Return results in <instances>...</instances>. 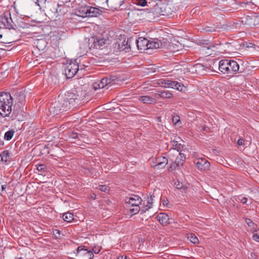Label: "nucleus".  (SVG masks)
Listing matches in <instances>:
<instances>
[{"label":"nucleus","mask_w":259,"mask_h":259,"mask_svg":"<svg viewBox=\"0 0 259 259\" xmlns=\"http://www.w3.org/2000/svg\"><path fill=\"white\" fill-rule=\"evenodd\" d=\"M86 92L81 88L72 89L65 94L64 96L58 97V101L52 104L53 108L60 113L77 107L85 102Z\"/></svg>","instance_id":"obj_1"},{"label":"nucleus","mask_w":259,"mask_h":259,"mask_svg":"<svg viewBox=\"0 0 259 259\" xmlns=\"http://www.w3.org/2000/svg\"><path fill=\"white\" fill-rule=\"evenodd\" d=\"M188 238L189 240L194 244H197L199 243V240L196 235L194 234H191L188 237Z\"/></svg>","instance_id":"obj_36"},{"label":"nucleus","mask_w":259,"mask_h":259,"mask_svg":"<svg viewBox=\"0 0 259 259\" xmlns=\"http://www.w3.org/2000/svg\"><path fill=\"white\" fill-rule=\"evenodd\" d=\"M157 219L160 224L162 226H166L173 222L172 219H170L169 216L165 213H160L157 215Z\"/></svg>","instance_id":"obj_17"},{"label":"nucleus","mask_w":259,"mask_h":259,"mask_svg":"<svg viewBox=\"0 0 259 259\" xmlns=\"http://www.w3.org/2000/svg\"><path fill=\"white\" fill-rule=\"evenodd\" d=\"M197 167L201 170H205L208 169L210 163L204 158L198 159L195 161Z\"/></svg>","instance_id":"obj_15"},{"label":"nucleus","mask_w":259,"mask_h":259,"mask_svg":"<svg viewBox=\"0 0 259 259\" xmlns=\"http://www.w3.org/2000/svg\"><path fill=\"white\" fill-rule=\"evenodd\" d=\"M14 133L15 131L14 130H10L7 132L5 134L4 139L7 141L10 140L12 138Z\"/></svg>","instance_id":"obj_35"},{"label":"nucleus","mask_w":259,"mask_h":259,"mask_svg":"<svg viewBox=\"0 0 259 259\" xmlns=\"http://www.w3.org/2000/svg\"><path fill=\"white\" fill-rule=\"evenodd\" d=\"M252 238L255 241H259V230L253 233Z\"/></svg>","instance_id":"obj_43"},{"label":"nucleus","mask_w":259,"mask_h":259,"mask_svg":"<svg viewBox=\"0 0 259 259\" xmlns=\"http://www.w3.org/2000/svg\"><path fill=\"white\" fill-rule=\"evenodd\" d=\"M3 35L2 34H0V39L2 38Z\"/></svg>","instance_id":"obj_63"},{"label":"nucleus","mask_w":259,"mask_h":259,"mask_svg":"<svg viewBox=\"0 0 259 259\" xmlns=\"http://www.w3.org/2000/svg\"><path fill=\"white\" fill-rule=\"evenodd\" d=\"M149 40L146 38L140 37L136 40V44L138 50L145 51L149 49Z\"/></svg>","instance_id":"obj_12"},{"label":"nucleus","mask_w":259,"mask_h":259,"mask_svg":"<svg viewBox=\"0 0 259 259\" xmlns=\"http://www.w3.org/2000/svg\"><path fill=\"white\" fill-rule=\"evenodd\" d=\"M89 6L84 5L79 7L76 11L75 14L77 16L82 18L88 17Z\"/></svg>","instance_id":"obj_22"},{"label":"nucleus","mask_w":259,"mask_h":259,"mask_svg":"<svg viewBox=\"0 0 259 259\" xmlns=\"http://www.w3.org/2000/svg\"><path fill=\"white\" fill-rule=\"evenodd\" d=\"M148 7L149 8L143 9L141 11V15H142L143 19L150 22L160 16L157 3L154 6Z\"/></svg>","instance_id":"obj_4"},{"label":"nucleus","mask_w":259,"mask_h":259,"mask_svg":"<svg viewBox=\"0 0 259 259\" xmlns=\"http://www.w3.org/2000/svg\"><path fill=\"white\" fill-rule=\"evenodd\" d=\"M245 222L248 225V226L250 227H251L252 225L254 224L253 222L250 219H246Z\"/></svg>","instance_id":"obj_53"},{"label":"nucleus","mask_w":259,"mask_h":259,"mask_svg":"<svg viewBox=\"0 0 259 259\" xmlns=\"http://www.w3.org/2000/svg\"><path fill=\"white\" fill-rule=\"evenodd\" d=\"M53 9L56 17H60L65 15L68 12L69 8L64 4L59 5L58 4L56 6H54Z\"/></svg>","instance_id":"obj_11"},{"label":"nucleus","mask_w":259,"mask_h":259,"mask_svg":"<svg viewBox=\"0 0 259 259\" xmlns=\"http://www.w3.org/2000/svg\"><path fill=\"white\" fill-rule=\"evenodd\" d=\"M155 196H154V194H152L150 195V197L148 198L147 203L148 204H151V205L152 204L153 198Z\"/></svg>","instance_id":"obj_49"},{"label":"nucleus","mask_w":259,"mask_h":259,"mask_svg":"<svg viewBox=\"0 0 259 259\" xmlns=\"http://www.w3.org/2000/svg\"><path fill=\"white\" fill-rule=\"evenodd\" d=\"M72 254H75L76 259H92L94 254L92 250H88L85 246H79Z\"/></svg>","instance_id":"obj_7"},{"label":"nucleus","mask_w":259,"mask_h":259,"mask_svg":"<svg viewBox=\"0 0 259 259\" xmlns=\"http://www.w3.org/2000/svg\"><path fill=\"white\" fill-rule=\"evenodd\" d=\"M91 197L93 199H95L96 198V195L95 194H93L92 195H91Z\"/></svg>","instance_id":"obj_62"},{"label":"nucleus","mask_w":259,"mask_h":259,"mask_svg":"<svg viewBox=\"0 0 259 259\" xmlns=\"http://www.w3.org/2000/svg\"><path fill=\"white\" fill-rule=\"evenodd\" d=\"M242 25L249 27H258L259 26V15L254 14L250 16H245L241 18V20L233 22L232 26L235 28H239Z\"/></svg>","instance_id":"obj_3"},{"label":"nucleus","mask_w":259,"mask_h":259,"mask_svg":"<svg viewBox=\"0 0 259 259\" xmlns=\"http://www.w3.org/2000/svg\"><path fill=\"white\" fill-rule=\"evenodd\" d=\"M180 166V165L177 163L176 161L173 162L169 166L168 170L169 171H172L176 169V168Z\"/></svg>","instance_id":"obj_41"},{"label":"nucleus","mask_w":259,"mask_h":259,"mask_svg":"<svg viewBox=\"0 0 259 259\" xmlns=\"http://www.w3.org/2000/svg\"><path fill=\"white\" fill-rule=\"evenodd\" d=\"M159 96L160 98L166 99H170L173 97L172 94L167 91H161Z\"/></svg>","instance_id":"obj_34"},{"label":"nucleus","mask_w":259,"mask_h":259,"mask_svg":"<svg viewBox=\"0 0 259 259\" xmlns=\"http://www.w3.org/2000/svg\"><path fill=\"white\" fill-rule=\"evenodd\" d=\"M125 0H106V3L108 5V3H110V7L114 10H118L120 9L121 10L123 9V8H121L122 6L123 3Z\"/></svg>","instance_id":"obj_19"},{"label":"nucleus","mask_w":259,"mask_h":259,"mask_svg":"<svg viewBox=\"0 0 259 259\" xmlns=\"http://www.w3.org/2000/svg\"><path fill=\"white\" fill-rule=\"evenodd\" d=\"M169 83V88L176 89L179 91H182L184 87V85L182 83L177 81L170 80Z\"/></svg>","instance_id":"obj_26"},{"label":"nucleus","mask_w":259,"mask_h":259,"mask_svg":"<svg viewBox=\"0 0 259 259\" xmlns=\"http://www.w3.org/2000/svg\"><path fill=\"white\" fill-rule=\"evenodd\" d=\"M134 3L138 6H140L141 7L152 6L151 3H148L146 0H134Z\"/></svg>","instance_id":"obj_30"},{"label":"nucleus","mask_w":259,"mask_h":259,"mask_svg":"<svg viewBox=\"0 0 259 259\" xmlns=\"http://www.w3.org/2000/svg\"><path fill=\"white\" fill-rule=\"evenodd\" d=\"M207 128V127L205 125H204L202 126V131H206Z\"/></svg>","instance_id":"obj_60"},{"label":"nucleus","mask_w":259,"mask_h":259,"mask_svg":"<svg viewBox=\"0 0 259 259\" xmlns=\"http://www.w3.org/2000/svg\"><path fill=\"white\" fill-rule=\"evenodd\" d=\"M204 45H206V47H203V49L204 48H206L207 49L209 50V49H210L211 47V44H210L208 42H206V43H204Z\"/></svg>","instance_id":"obj_55"},{"label":"nucleus","mask_w":259,"mask_h":259,"mask_svg":"<svg viewBox=\"0 0 259 259\" xmlns=\"http://www.w3.org/2000/svg\"><path fill=\"white\" fill-rule=\"evenodd\" d=\"M102 14V11L99 9L89 6L88 7V17H98Z\"/></svg>","instance_id":"obj_20"},{"label":"nucleus","mask_w":259,"mask_h":259,"mask_svg":"<svg viewBox=\"0 0 259 259\" xmlns=\"http://www.w3.org/2000/svg\"><path fill=\"white\" fill-rule=\"evenodd\" d=\"M78 138V135L76 133L72 132L69 135V139L72 143H75V141H73L71 140H75Z\"/></svg>","instance_id":"obj_38"},{"label":"nucleus","mask_w":259,"mask_h":259,"mask_svg":"<svg viewBox=\"0 0 259 259\" xmlns=\"http://www.w3.org/2000/svg\"><path fill=\"white\" fill-rule=\"evenodd\" d=\"M161 92V91H157V92L154 94V97L156 98L160 97L159 95H160Z\"/></svg>","instance_id":"obj_59"},{"label":"nucleus","mask_w":259,"mask_h":259,"mask_svg":"<svg viewBox=\"0 0 259 259\" xmlns=\"http://www.w3.org/2000/svg\"><path fill=\"white\" fill-rule=\"evenodd\" d=\"M131 39H124L122 42L118 44V49L121 51H125L126 52H129L131 50V43L132 41Z\"/></svg>","instance_id":"obj_21"},{"label":"nucleus","mask_w":259,"mask_h":259,"mask_svg":"<svg viewBox=\"0 0 259 259\" xmlns=\"http://www.w3.org/2000/svg\"><path fill=\"white\" fill-rule=\"evenodd\" d=\"M53 235L55 236L57 238H60L61 237L60 234H61V231L59 230L55 229L53 231Z\"/></svg>","instance_id":"obj_44"},{"label":"nucleus","mask_w":259,"mask_h":259,"mask_svg":"<svg viewBox=\"0 0 259 259\" xmlns=\"http://www.w3.org/2000/svg\"><path fill=\"white\" fill-rule=\"evenodd\" d=\"M37 169L41 172V175H45L46 173H47L49 171L48 167L44 164H38L35 165Z\"/></svg>","instance_id":"obj_28"},{"label":"nucleus","mask_w":259,"mask_h":259,"mask_svg":"<svg viewBox=\"0 0 259 259\" xmlns=\"http://www.w3.org/2000/svg\"><path fill=\"white\" fill-rule=\"evenodd\" d=\"M139 100L143 103L148 104H151L156 102V100L155 98L148 96H141L139 98Z\"/></svg>","instance_id":"obj_25"},{"label":"nucleus","mask_w":259,"mask_h":259,"mask_svg":"<svg viewBox=\"0 0 259 259\" xmlns=\"http://www.w3.org/2000/svg\"><path fill=\"white\" fill-rule=\"evenodd\" d=\"M175 185H176V188L178 189H181L183 187V184L179 182H178V184L175 183Z\"/></svg>","instance_id":"obj_56"},{"label":"nucleus","mask_w":259,"mask_h":259,"mask_svg":"<svg viewBox=\"0 0 259 259\" xmlns=\"http://www.w3.org/2000/svg\"><path fill=\"white\" fill-rule=\"evenodd\" d=\"M239 199L242 204H245L247 201V198L246 197H243L241 199Z\"/></svg>","instance_id":"obj_54"},{"label":"nucleus","mask_w":259,"mask_h":259,"mask_svg":"<svg viewBox=\"0 0 259 259\" xmlns=\"http://www.w3.org/2000/svg\"><path fill=\"white\" fill-rule=\"evenodd\" d=\"M1 22L6 28L11 29H14L16 26L11 18V14L9 12H4L1 17Z\"/></svg>","instance_id":"obj_9"},{"label":"nucleus","mask_w":259,"mask_h":259,"mask_svg":"<svg viewBox=\"0 0 259 259\" xmlns=\"http://www.w3.org/2000/svg\"><path fill=\"white\" fill-rule=\"evenodd\" d=\"M172 121L175 125L181 123L180 116L176 114L174 115L172 117Z\"/></svg>","instance_id":"obj_40"},{"label":"nucleus","mask_w":259,"mask_h":259,"mask_svg":"<svg viewBox=\"0 0 259 259\" xmlns=\"http://www.w3.org/2000/svg\"><path fill=\"white\" fill-rule=\"evenodd\" d=\"M231 60L225 59L221 60L219 63V69L223 73L226 74L227 69Z\"/></svg>","instance_id":"obj_23"},{"label":"nucleus","mask_w":259,"mask_h":259,"mask_svg":"<svg viewBox=\"0 0 259 259\" xmlns=\"http://www.w3.org/2000/svg\"><path fill=\"white\" fill-rule=\"evenodd\" d=\"M241 7L245 9H252V6L257 7L259 5V0H245L240 3Z\"/></svg>","instance_id":"obj_18"},{"label":"nucleus","mask_w":259,"mask_h":259,"mask_svg":"<svg viewBox=\"0 0 259 259\" xmlns=\"http://www.w3.org/2000/svg\"><path fill=\"white\" fill-rule=\"evenodd\" d=\"M133 208H130V212L133 215L136 214L139 212L140 208L139 206H131Z\"/></svg>","instance_id":"obj_37"},{"label":"nucleus","mask_w":259,"mask_h":259,"mask_svg":"<svg viewBox=\"0 0 259 259\" xmlns=\"http://www.w3.org/2000/svg\"><path fill=\"white\" fill-rule=\"evenodd\" d=\"M160 47V45L158 42H149V49H157Z\"/></svg>","instance_id":"obj_39"},{"label":"nucleus","mask_w":259,"mask_h":259,"mask_svg":"<svg viewBox=\"0 0 259 259\" xmlns=\"http://www.w3.org/2000/svg\"><path fill=\"white\" fill-rule=\"evenodd\" d=\"M170 80L168 79H161L158 80V84L164 87L169 88Z\"/></svg>","instance_id":"obj_32"},{"label":"nucleus","mask_w":259,"mask_h":259,"mask_svg":"<svg viewBox=\"0 0 259 259\" xmlns=\"http://www.w3.org/2000/svg\"><path fill=\"white\" fill-rule=\"evenodd\" d=\"M202 30L205 32H213L214 31V28L213 27L207 26L204 28H202Z\"/></svg>","instance_id":"obj_47"},{"label":"nucleus","mask_w":259,"mask_h":259,"mask_svg":"<svg viewBox=\"0 0 259 259\" xmlns=\"http://www.w3.org/2000/svg\"><path fill=\"white\" fill-rule=\"evenodd\" d=\"M230 66L227 69L226 74L228 76H233L239 70V65L238 63L234 61L231 60L229 64Z\"/></svg>","instance_id":"obj_10"},{"label":"nucleus","mask_w":259,"mask_h":259,"mask_svg":"<svg viewBox=\"0 0 259 259\" xmlns=\"http://www.w3.org/2000/svg\"><path fill=\"white\" fill-rule=\"evenodd\" d=\"M160 15L171 17L177 11L175 4L172 2L157 3Z\"/></svg>","instance_id":"obj_5"},{"label":"nucleus","mask_w":259,"mask_h":259,"mask_svg":"<svg viewBox=\"0 0 259 259\" xmlns=\"http://www.w3.org/2000/svg\"><path fill=\"white\" fill-rule=\"evenodd\" d=\"M0 156L1 157L2 160L6 163L9 161L10 154L8 150H5L0 154Z\"/></svg>","instance_id":"obj_31"},{"label":"nucleus","mask_w":259,"mask_h":259,"mask_svg":"<svg viewBox=\"0 0 259 259\" xmlns=\"http://www.w3.org/2000/svg\"><path fill=\"white\" fill-rule=\"evenodd\" d=\"M47 2V0H36L35 3L38 6H40V5L45 4Z\"/></svg>","instance_id":"obj_51"},{"label":"nucleus","mask_w":259,"mask_h":259,"mask_svg":"<svg viewBox=\"0 0 259 259\" xmlns=\"http://www.w3.org/2000/svg\"><path fill=\"white\" fill-rule=\"evenodd\" d=\"M151 207V206L150 205H149V204L145 205V206L144 207V208L142 209L141 210V213H143L145 212L146 210H148Z\"/></svg>","instance_id":"obj_50"},{"label":"nucleus","mask_w":259,"mask_h":259,"mask_svg":"<svg viewBox=\"0 0 259 259\" xmlns=\"http://www.w3.org/2000/svg\"><path fill=\"white\" fill-rule=\"evenodd\" d=\"M101 248L99 246H94L91 250L93 252V253L94 252L95 253L97 254L99 253V252L101 250Z\"/></svg>","instance_id":"obj_48"},{"label":"nucleus","mask_w":259,"mask_h":259,"mask_svg":"<svg viewBox=\"0 0 259 259\" xmlns=\"http://www.w3.org/2000/svg\"><path fill=\"white\" fill-rule=\"evenodd\" d=\"M108 80L107 78L105 77L103 78L100 81V82L98 83H96L94 85V88L95 90H97L98 89H102L104 88L105 87L108 85Z\"/></svg>","instance_id":"obj_27"},{"label":"nucleus","mask_w":259,"mask_h":259,"mask_svg":"<svg viewBox=\"0 0 259 259\" xmlns=\"http://www.w3.org/2000/svg\"><path fill=\"white\" fill-rule=\"evenodd\" d=\"M108 41V39L100 36L93 37L89 39V46L90 49L102 50L107 47Z\"/></svg>","instance_id":"obj_6"},{"label":"nucleus","mask_w":259,"mask_h":259,"mask_svg":"<svg viewBox=\"0 0 259 259\" xmlns=\"http://www.w3.org/2000/svg\"><path fill=\"white\" fill-rule=\"evenodd\" d=\"M79 70L78 63L76 62L70 61L69 63L66 64L64 69V73L68 78L73 77Z\"/></svg>","instance_id":"obj_8"},{"label":"nucleus","mask_w":259,"mask_h":259,"mask_svg":"<svg viewBox=\"0 0 259 259\" xmlns=\"http://www.w3.org/2000/svg\"><path fill=\"white\" fill-rule=\"evenodd\" d=\"M99 189L102 192H106L108 190V187L106 185H99Z\"/></svg>","instance_id":"obj_46"},{"label":"nucleus","mask_w":259,"mask_h":259,"mask_svg":"<svg viewBox=\"0 0 259 259\" xmlns=\"http://www.w3.org/2000/svg\"><path fill=\"white\" fill-rule=\"evenodd\" d=\"M195 67L196 69H201L203 68V66L200 64H196Z\"/></svg>","instance_id":"obj_57"},{"label":"nucleus","mask_w":259,"mask_h":259,"mask_svg":"<svg viewBox=\"0 0 259 259\" xmlns=\"http://www.w3.org/2000/svg\"><path fill=\"white\" fill-rule=\"evenodd\" d=\"M177 156L175 161L180 166H182L184 163V160L182 159L178 155H176Z\"/></svg>","instance_id":"obj_42"},{"label":"nucleus","mask_w":259,"mask_h":259,"mask_svg":"<svg viewBox=\"0 0 259 259\" xmlns=\"http://www.w3.org/2000/svg\"><path fill=\"white\" fill-rule=\"evenodd\" d=\"M117 259H127V257L125 255H122L118 256Z\"/></svg>","instance_id":"obj_58"},{"label":"nucleus","mask_w":259,"mask_h":259,"mask_svg":"<svg viewBox=\"0 0 259 259\" xmlns=\"http://www.w3.org/2000/svg\"><path fill=\"white\" fill-rule=\"evenodd\" d=\"M63 219L68 223L71 222L74 219L73 214L70 212L65 213L63 215Z\"/></svg>","instance_id":"obj_33"},{"label":"nucleus","mask_w":259,"mask_h":259,"mask_svg":"<svg viewBox=\"0 0 259 259\" xmlns=\"http://www.w3.org/2000/svg\"><path fill=\"white\" fill-rule=\"evenodd\" d=\"M125 201L131 206H139L142 202V199L140 196L134 195L131 197H126Z\"/></svg>","instance_id":"obj_14"},{"label":"nucleus","mask_w":259,"mask_h":259,"mask_svg":"<svg viewBox=\"0 0 259 259\" xmlns=\"http://www.w3.org/2000/svg\"><path fill=\"white\" fill-rule=\"evenodd\" d=\"M245 141L244 139L240 138L237 141V144L239 146L244 145Z\"/></svg>","instance_id":"obj_52"},{"label":"nucleus","mask_w":259,"mask_h":259,"mask_svg":"<svg viewBox=\"0 0 259 259\" xmlns=\"http://www.w3.org/2000/svg\"><path fill=\"white\" fill-rule=\"evenodd\" d=\"M107 79V83L110 86H112L116 84V81H118V78L116 76L109 75L105 77Z\"/></svg>","instance_id":"obj_29"},{"label":"nucleus","mask_w":259,"mask_h":259,"mask_svg":"<svg viewBox=\"0 0 259 259\" xmlns=\"http://www.w3.org/2000/svg\"><path fill=\"white\" fill-rule=\"evenodd\" d=\"M156 161L157 164L153 166V167L156 169L163 168L168 163L167 159L164 157L158 158Z\"/></svg>","instance_id":"obj_24"},{"label":"nucleus","mask_w":259,"mask_h":259,"mask_svg":"<svg viewBox=\"0 0 259 259\" xmlns=\"http://www.w3.org/2000/svg\"><path fill=\"white\" fill-rule=\"evenodd\" d=\"M16 103L14 106H17L20 109L23 108L25 102V96L21 92L15 94Z\"/></svg>","instance_id":"obj_13"},{"label":"nucleus","mask_w":259,"mask_h":259,"mask_svg":"<svg viewBox=\"0 0 259 259\" xmlns=\"http://www.w3.org/2000/svg\"><path fill=\"white\" fill-rule=\"evenodd\" d=\"M34 1V0H32ZM17 2L21 5H26L30 3V0H17Z\"/></svg>","instance_id":"obj_45"},{"label":"nucleus","mask_w":259,"mask_h":259,"mask_svg":"<svg viewBox=\"0 0 259 259\" xmlns=\"http://www.w3.org/2000/svg\"><path fill=\"white\" fill-rule=\"evenodd\" d=\"M1 188H2V191H3L6 189V185H2Z\"/></svg>","instance_id":"obj_61"},{"label":"nucleus","mask_w":259,"mask_h":259,"mask_svg":"<svg viewBox=\"0 0 259 259\" xmlns=\"http://www.w3.org/2000/svg\"><path fill=\"white\" fill-rule=\"evenodd\" d=\"M13 98L9 93H0V114L6 117L12 111Z\"/></svg>","instance_id":"obj_2"},{"label":"nucleus","mask_w":259,"mask_h":259,"mask_svg":"<svg viewBox=\"0 0 259 259\" xmlns=\"http://www.w3.org/2000/svg\"><path fill=\"white\" fill-rule=\"evenodd\" d=\"M180 144L179 146L178 147V149L176 150L175 148L170 150L168 152V157L170 160L174 161V158H175V155H178L180 158H181L182 159L184 160V162H185L186 160V156L185 154L182 153L181 152H179L180 149Z\"/></svg>","instance_id":"obj_16"}]
</instances>
